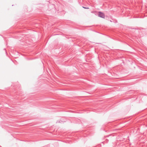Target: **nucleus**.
Returning a JSON list of instances; mask_svg holds the SVG:
<instances>
[{"label":"nucleus","instance_id":"nucleus-1","mask_svg":"<svg viewBox=\"0 0 147 147\" xmlns=\"http://www.w3.org/2000/svg\"><path fill=\"white\" fill-rule=\"evenodd\" d=\"M98 16L99 17L102 18H105V14L99 12L98 13Z\"/></svg>","mask_w":147,"mask_h":147},{"label":"nucleus","instance_id":"nucleus-2","mask_svg":"<svg viewBox=\"0 0 147 147\" xmlns=\"http://www.w3.org/2000/svg\"><path fill=\"white\" fill-rule=\"evenodd\" d=\"M83 7L84 8V9H87L89 8H88V7Z\"/></svg>","mask_w":147,"mask_h":147}]
</instances>
